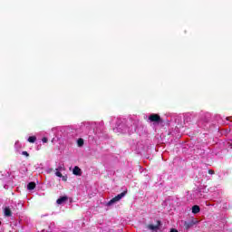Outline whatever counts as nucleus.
<instances>
[{"label": "nucleus", "instance_id": "nucleus-1", "mask_svg": "<svg viewBox=\"0 0 232 232\" xmlns=\"http://www.w3.org/2000/svg\"><path fill=\"white\" fill-rule=\"evenodd\" d=\"M128 193V190H125L121 192V194H118L116 197L112 198L108 203L107 206H113L116 202H119L123 197H126V194Z\"/></svg>", "mask_w": 232, "mask_h": 232}, {"label": "nucleus", "instance_id": "nucleus-15", "mask_svg": "<svg viewBox=\"0 0 232 232\" xmlns=\"http://www.w3.org/2000/svg\"><path fill=\"white\" fill-rule=\"evenodd\" d=\"M208 173H209V175H213V174L215 173V171H214V170L209 169V170H208Z\"/></svg>", "mask_w": 232, "mask_h": 232}, {"label": "nucleus", "instance_id": "nucleus-11", "mask_svg": "<svg viewBox=\"0 0 232 232\" xmlns=\"http://www.w3.org/2000/svg\"><path fill=\"white\" fill-rule=\"evenodd\" d=\"M78 146L81 148L82 146H84V140L82 138H80L77 141Z\"/></svg>", "mask_w": 232, "mask_h": 232}, {"label": "nucleus", "instance_id": "nucleus-3", "mask_svg": "<svg viewBox=\"0 0 232 232\" xmlns=\"http://www.w3.org/2000/svg\"><path fill=\"white\" fill-rule=\"evenodd\" d=\"M149 121H150V122H160L162 119L160 118V115L152 113L149 116Z\"/></svg>", "mask_w": 232, "mask_h": 232}, {"label": "nucleus", "instance_id": "nucleus-6", "mask_svg": "<svg viewBox=\"0 0 232 232\" xmlns=\"http://www.w3.org/2000/svg\"><path fill=\"white\" fill-rule=\"evenodd\" d=\"M159 226H160V221H158V225H148V228L151 231H157V229H159Z\"/></svg>", "mask_w": 232, "mask_h": 232}, {"label": "nucleus", "instance_id": "nucleus-9", "mask_svg": "<svg viewBox=\"0 0 232 232\" xmlns=\"http://www.w3.org/2000/svg\"><path fill=\"white\" fill-rule=\"evenodd\" d=\"M35 182H30L27 185V189H29V191H32V189H35Z\"/></svg>", "mask_w": 232, "mask_h": 232}, {"label": "nucleus", "instance_id": "nucleus-5", "mask_svg": "<svg viewBox=\"0 0 232 232\" xmlns=\"http://www.w3.org/2000/svg\"><path fill=\"white\" fill-rule=\"evenodd\" d=\"M67 200H68V197L63 196L56 200V204H59V205L64 204V202H66Z\"/></svg>", "mask_w": 232, "mask_h": 232}, {"label": "nucleus", "instance_id": "nucleus-13", "mask_svg": "<svg viewBox=\"0 0 232 232\" xmlns=\"http://www.w3.org/2000/svg\"><path fill=\"white\" fill-rule=\"evenodd\" d=\"M22 155H24V157H30V154L28 153V151H23Z\"/></svg>", "mask_w": 232, "mask_h": 232}, {"label": "nucleus", "instance_id": "nucleus-12", "mask_svg": "<svg viewBox=\"0 0 232 232\" xmlns=\"http://www.w3.org/2000/svg\"><path fill=\"white\" fill-rule=\"evenodd\" d=\"M55 175H56V177H59L60 179L63 178V173H61L60 171H56Z\"/></svg>", "mask_w": 232, "mask_h": 232}, {"label": "nucleus", "instance_id": "nucleus-4", "mask_svg": "<svg viewBox=\"0 0 232 232\" xmlns=\"http://www.w3.org/2000/svg\"><path fill=\"white\" fill-rule=\"evenodd\" d=\"M72 173H73V175H76L77 177H81V175H82V171L81 170V168H79L78 166H75L73 168Z\"/></svg>", "mask_w": 232, "mask_h": 232}, {"label": "nucleus", "instance_id": "nucleus-2", "mask_svg": "<svg viewBox=\"0 0 232 232\" xmlns=\"http://www.w3.org/2000/svg\"><path fill=\"white\" fill-rule=\"evenodd\" d=\"M197 224H198V219L192 218V219L190 221H184L183 226H184V229H186V231L191 229V227H193V226H197Z\"/></svg>", "mask_w": 232, "mask_h": 232}, {"label": "nucleus", "instance_id": "nucleus-10", "mask_svg": "<svg viewBox=\"0 0 232 232\" xmlns=\"http://www.w3.org/2000/svg\"><path fill=\"white\" fill-rule=\"evenodd\" d=\"M37 140V138L35 136H31L28 138V142H31L32 144H34V142H35Z\"/></svg>", "mask_w": 232, "mask_h": 232}, {"label": "nucleus", "instance_id": "nucleus-16", "mask_svg": "<svg viewBox=\"0 0 232 232\" xmlns=\"http://www.w3.org/2000/svg\"><path fill=\"white\" fill-rule=\"evenodd\" d=\"M170 232H179V230H177V228H171Z\"/></svg>", "mask_w": 232, "mask_h": 232}, {"label": "nucleus", "instance_id": "nucleus-8", "mask_svg": "<svg viewBox=\"0 0 232 232\" xmlns=\"http://www.w3.org/2000/svg\"><path fill=\"white\" fill-rule=\"evenodd\" d=\"M5 217H12V210L10 209V208L6 207L5 208Z\"/></svg>", "mask_w": 232, "mask_h": 232}, {"label": "nucleus", "instance_id": "nucleus-7", "mask_svg": "<svg viewBox=\"0 0 232 232\" xmlns=\"http://www.w3.org/2000/svg\"><path fill=\"white\" fill-rule=\"evenodd\" d=\"M192 213L194 215H197L198 213H200V207L198 205H194L192 207Z\"/></svg>", "mask_w": 232, "mask_h": 232}, {"label": "nucleus", "instance_id": "nucleus-17", "mask_svg": "<svg viewBox=\"0 0 232 232\" xmlns=\"http://www.w3.org/2000/svg\"><path fill=\"white\" fill-rule=\"evenodd\" d=\"M0 226H1V221H0Z\"/></svg>", "mask_w": 232, "mask_h": 232}, {"label": "nucleus", "instance_id": "nucleus-14", "mask_svg": "<svg viewBox=\"0 0 232 232\" xmlns=\"http://www.w3.org/2000/svg\"><path fill=\"white\" fill-rule=\"evenodd\" d=\"M42 141H43L44 143H46V142H48V138H46V137H44V138L42 139Z\"/></svg>", "mask_w": 232, "mask_h": 232}]
</instances>
